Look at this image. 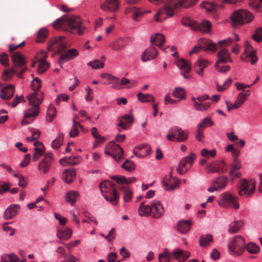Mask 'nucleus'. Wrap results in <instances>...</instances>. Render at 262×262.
Segmentation results:
<instances>
[{"label":"nucleus","mask_w":262,"mask_h":262,"mask_svg":"<svg viewBox=\"0 0 262 262\" xmlns=\"http://www.w3.org/2000/svg\"><path fill=\"white\" fill-rule=\"evenodd\" d=\"M111 179L115 181L120 185L128 186V184L134 183L136 181L135 178L132 177L126 179L124 176H113L111 177Z\"/></svg>","instance_id":"32"},{"label":"nucleus","mask_w":262,"mask_h":262,"mask_svg":"<svg viewBox=\"0 0 262 262\" xmlns=\"http://www.w3.org/2000/svg\"><path fill=\"white\" fill-rule=\"evenodd\" d=\"M102 78L107 80L104 84H111V88L116 90H120L119 78L110 74L103 73L101 75Z\"/></svg>","instance_id":"21"},{"label":"nucleus","mask_w":262,"mask_h":262,"mask_svg":"<svg viewBox=\"0 0 262 262\" xmlns=\"http://www.w3.org/2000/svg\"><path fill=\"white\" fill-rule=\"evenodd\" d=\"M247 251L251 253H257L259 250V247L254 243H250L248 244L246 246Z\"/></svg>","instance_id":"64"},{"label":"nucleus","mask_w":262,"mask_h":262,"mask_svg":"<svg viewBox=\"0 0 262 262\" xmlns=\"http://www.w3.org/2000/svg\"><path fill=\"white\" fill-rule=\"evenodd\" d=\"M213 122L210 117H206L203 119L202 121L198 125L200 128H204L208 126H212Z\"/></svg>","instance_id":"57"},{"label":"nucleus","mask_w":262,"mask_h":262,"mask_svg":"<svg viewBox=\"0 0 262 262\" xmlns=\"http://www.w3.org/2000/svg\"><path fill=\"white\" fill-rule=\"evenodd\" d=\"M228 181L227 177L222 176H220L211 182V184L215 185V187L220 190L224 189L226 186Z\"/></svg>","instance_id":"35"},{"label":"nucleus","mask_w":262,"mask_h":262,"mask_svg":"<svg viewBox=\"0 0 262 262\" xmlns=\"http://www.w3.org/2000/svg\"><path fill=\"white\" fill-rule=\"evenodd\" d=\"M217 56L218 60L216 61L214 65L215 69H219V63H225L232 62V59L230 58L229 52L225 48H222L218 52Z\"/></svg>","instance_id":"19"},{"label":"nucleus","mask_w":262,"mask_h":262,"mask_svg":"<svg viewBox=\"0 0 262 262\" xmlns=\"http://www.w3.org/2000/svg\"><path fill=\"white\" fill-rule=\"evenodd\" d=\"M195 26V31H200L205 33L211 32L212 24L208 20H203L201 23L196 22Z\"/></svg>","instance_id":"29"},{"label":"nucleus","mask_w":262,"mask_h":262,"mask_svg":"<svg viewBox=\"0 0 262 262\" xmlns=\"http://www.w3.org/2000/svg\"><path fill=\"white\" fill-rule=\"evenodd\" d=\"M54 157L52 153L48 152L44 155L43 158L39 162L38 170L41 174H46L52 167L54 161Z\"/></svg>","instance_id":"11"},{"label":"nucleus","mask_w":262,"mask_h":262,"mask_svg":"<svg viewBox=\"0 0 262 262\" xmlns=\"http://www.w3.org/2000/svg\"><path fill=\"white\" fill-rule=\"evenodd\" d=\"M13 62V68L4 71L2 78L4 81H8L11 75L16 74L18 77H21L22 75L27 70L26 61L24 56L18 52L11 54Z\"/></svg>","instance_id":"3"},{"label":"nucleus","mask_w":262,"mask_h":262,"mask_svg":"<svg viewBox=\"0 0 262 262\" xmlns=\"http://www.w3.org/2000/svg\"><path fill=\"white\" fill-rule=\"evenodd\" d=\"M182 23L185 27H189L191 29L195 30L196 21H193L189 17H184L182 19Z\"/></svg>","instance_id":"54"},{"label":"nucleus","mask_w":262,"mask_h":262,"mask_svg":"<svg viewBox=\"0 0 262 262\" xmlns=\"http://www.w3.org/2000/svg\"><path fill=\"white\" fill-rule=\"evenodd\" d=\"M76 177V171L74 168L66 169L62 174L64 181L67 183H71Z\"/></svg>","instance_id":"36"},{"label":"nucleus","mask_w":262,"mask_h":262,"mask_svg":"<svg viewBox=\"0 0 262 262\" xmlns=\"http://www.w3.org/2000/svg\"><path fill=\"white\" fill-rule=\"evenodd\" d=\"M217 5L208 2H203L201 4V7L206 9L208 12L213 13L216 12Z\"/></svg>","instance_id":"51"},{"label":"nucleus","mask_w":262,"mask_h":262,"mask_svg":"<svg viewBox=\"0 0 262 262\" xmlns=\"http://www.w3.org/2000/svg\"><path fill=\"white\" fill-rule=\"evenodd\" d=\"M48 30L46 29L42 28L39 30L37 33V38L36 41L37 42H43L48 35Z\"/></svg>","instance_id":"53"},{"label":"nucleus","mask_w":262,"mask_h":262,"mask_svg":"<svg viewBox=\"0 0 262 262\" xmlns=\"http://www.w3.org/2000/svg\"><path fill=\"white\" fill-rule=\"evenodd\" d=\"M137 97L138 100L142 103L154 102L155 100L154 96L149 94L139 93L137 95Z\"/></svg>","instance_id":"44"},{"label":"nucleus","mask_w":262,"mask_h":262,"mask_svg":"<svg viewBox=\"0 0 262 262\" xmlns=\"http://www.w3.org/2000/svg\"><path fill=\"white\" fill-rule=\"evenodd\" d=\"M232 81V79L229 78L224 82L223 85H220L217 83H216V85L217 88V91L219 92L224 91L230 85Z\"/></svg>","instance_id":"61"},{"label":"nucleus","mask_w":262,"mask_h":262,"mask_svg":"<svg viewBox=\"0 0 262 262\" xmlns=\"http://www.w3.org/2000/svg\"><path fill=\"white\" fill-rule=\"evenodd\" d=\"M229 252L232 254L241 255L245 249V241L241 235H237L228 245Z\"/></svg>","instance_id":"7"},{"label":"nucleus","mask_w":262,"mask_h":262,"mask_svg":"<svg viewBox=\"0 0 262 262\" xmlns=\"http://www.w3.org/2000/svg\"><path fill=\"white\" fill-rule=\"evenodd\" d=\"M100 8L107 12H116L119 8L118 0H104L100 4Z\"/></svg>","instance_id":"16"},{"label":"nucleus","mask_w":262,"mask_h":262,"mask_svg":"<svg viewBox=\"0 0 262 262\" xmlns=\"http://www.w3.org/2000/svg\"><path fill=\"white\" fill-rule=\"evenodd\" d=\"M139 214L140 216H147L151 213V209L150 205H145L144 202L140 204L139 210Z\"/></svg>","instance_id":"39"},{"label":"nucleus","mask_w":262,"mask_h":262,"mask_svg":"<svg viewBox=\"0 0 262 262\" xmlns=\"http://www.w3.org/2000/svg\"><path fill=\"white\" fill-rule=\"evenodd\" d=\"M188 0H180L178 3H174V0H165L164 3L166 6L162 9L159 10L157 13L155 15L154 18L157 22H162L167 18V16H173V11L174 9L183 7L187 8L194 5L196 3L197 1L194 0L193 3L188 2V4H186Z\"/></svg>","instance_id":"4"},{"label":"nucleus","mask_w":262,"mask_h":262,"mask_svg":"<svg viewBox=\"0 0 262 262\" xmlns=\"http://www.w3.org/2000/svg\"><path fill=\"white\" fill-rule=\"evenodd\" d=\"M19 209L20 206L17 204H12L10 205L4 212V218L6 220H9L13 218L18 214Z\"/></svg>","instance_id":"25"},{"label":"nucleus","mask_w":262,"mask_h":262,"mask_svg":"<svg viewBox=\"0 0 262 262\" xmlns=\"http://www.w3.org/2000/svg\"><path fill=\"white\" fill-rule=\"evenodd\" d=\"M200 43L202 45V46H195L192 50L190 51L189 54L190 55L193 53H198L202 49L204 51H209L214 52L217 48V45L214 43L210 40L202 39L201 40Z\"/></svg>","instance_id":"15"},{"label":"nucleus","mask_w":262,"mask_h":262,"mask_svg":"<svg viewBox=\"0 0 262 262\" xmlns=\"http://www.w3.org/2000/svg\"><path fill=\"white\" fill-rule=\"evenodd\" d=\"M53 26L56 29H60L73 34L82 35L86 30L82 19L79 16L64 15L55 21Z\"/></svg>","instance_id":"2"},{"label":"nucleus","mask_w":262,"mask_h":262,"mask_svg":"<svg viewBox=\"0 0 262 262\" xmlns=\"http://www.w3.org/2000/svg\"><path fill=\"white\" fill-rule=\"evenodd\" d=\"M253 38L257 42L262 41V27H260L255 31Z\"/></svg>","instance_id":"63"},{"label":"nucleus","mask_w":262,"mask_h":262,"mask_svg":"<svg viewBox=\"0 0 262 262\" xmlns=\"http://www.w3.org/2000/svg\"><path fill=\"white\" fill-rule=\"evenodd\" d=\"M73 125L72 127L71 130L70 132V136L72 138L76 137L79 133L78 127L82 130H83L84 127L79 122L75 121V119H73Z\"/></svg>","instance_id":"42"},{"label":"nucleus","mask_w":262,"mask_h":262,"mask_svg":"<svg viewBox=\"0 0 262 262\" xmlns=\"http://www.w3.org/2000/svg\"><path fill=\"white\" fill-rule=\"evenodd\" d=\"M210 99L209 96L208 95H203L202 96H198L197 97V100L198 101V103H201V107H205V111H207L210 106L211 103L210 102H204L205 101L207 100H209Z\"/></svg>","instance_id":"46"},{"label":"nucleus","mask_w":262,"mask_h":262,"mask_svg":"<svg viewBox=\"0 0 262 262\" xmlns=\"http://www.w3.org/2000/svg\"><path fill=\"white\" fill-rule=\"evenodd\" d=\"M49 63L47 61H41L39 63L37 68V71L39 74H42L45 72L49 67Z\"/></svg>","instance_id":"59"},{"label":"nucleus","mask_w":262,"mask_h":262,"mask_svg":"<svg viewBox=\"0 0 262 262\" xmlns=\"http://www.w3.org/2000/svg\"><path fill=\"white\" fill-rule=\"evenodd\" d=\"M150 41L155 46L160 47L161 49L166 52V48L161 47L163 43L165 42V38L163 35L157 33L154 35H152L150 38Z\"/></svg>","instance_id":"31"},{"label":"nucleus","mask_w":262,"mask_h":262,"mask_svg":"<svg viewBox=\"0 0 262 262\" xmlns=\"http://www.w3.org/2000/svg\"><path fill=\"white\" fill-rule=\"evenodd\" d=\"M104 65V63L100 61L99 59H96L88 63V66H90L93 69H95L102 68Z\"/></svg>","instance_id":"62"},{"label":"nucleus","mask_w":262,"mask_h":262,"mask_svg":"<svg viewBox=\"0 0 262 262\" xmlns=\"http://www.w3.org/2000/svg\"><path fill=\"white\" fill-rule=\"evenodd\" d=\"M206 171L207 173H219L220 171L224 173L226 170L223 168H220L219 164L212 162L206 166Z\"/></svg>","instance_id":"38"},{"label":"nucleus","mask_w":262,"mask_h":262,"mask_svg":"<svg viewBox=\"0 0 262 262\" xmlns=\"http://www.w3.org/2000/svg\"><path fill=\"white\" fill-rule=\"evenodd\" d=\"M78 54V51L74 49H71L64 53H61L58 60L60 67H62V64L65 62L76 58Z\"/></svg>","instance_id":"17"},{"label":"nucleus","mask_w":262,"mask_h":262,"mask_svg":"<svg viewBox=\"0 0 262 262\" xmlns=\"http://www.w3.org/2000/svg\"><path fill=\"white\" fill-rule=\"evenodd\" d=\"M151 214L154 218L161 217L164 213V208L159 201L154 200L150 204Z\"/></svg>","instance_id":"18"},{"label":"nucleus","mask_w":262,"mask_h":262,"mask_svg":"<svg viewBox=\"0 0 262 262\" xmlns=\"http://www.w3.org/2000/svg\"><path fill=\"white\" fill-rule=\"evenodd\" d=\"M106 149L110 150L113 154L117 155L118 162L120 161L123 157L124 151L123 149L114 141L110 142L106 145Z\"/></svg>","instance_id":"23"},{"label":"nucleus","mask_w":262,"mask_h":262,"mask_svg":"<svg viewBox=\"0 0 262 262\" xmlns=\"http://www.w3.org/2000/svg\"><path fill=\"white\" fill-rule=\"evenodd\" d=\"M122 167L128 171H132L135 168V165L132 161L126 160L122 165Z\"/></svg>","instance_id":"60"},{"label":"nucleus","mask_w":262,"mask_h":262,"mask_svg":"<svg viewBox=\"0 0 262 262\" xmlns=\"http://www.w3.org/2000/svg\"><path fill=\"white\" fill-rule=\"evenodd\" d=\"M67 42L64 37L60 36L54 38L50 41L48 46L49 51H56L60 53L66 49Z\"/></svg>","instance_id":"12"},{"label":"nucleus","mask_w":262,"mask_h":262,"mask_svg":"<svg viewBox=\"0 0 262 262\" xmlns=\"http://www.w3.org/2000/svg\"><path fill=\"white\" fill-rule=\"evenodd\" d=\"M210 63L208 60L203 58H200L195 62L194 66V70L197 74L203 77L204 69Z\"/></svg>","instance_id":"26"},{"label":"nucleus","mask_w":262,"mask_h":262,"mask_svg":"<svg viewBox=\"0 0 262 262\" xmlns=\"http://www.w3.org/2000/svg\"><path fill=\"white\" fill-rule=\"evenodd\" d=\"M242 225L243 223L240 221H234L231 223L228 228L229 233H234L238 232L241 229Z\"/></svg>","instance_id":"43"},{"label":"nucleus","mask_w":262,"mask_h":262,"mask_svg":"<svg viewBox=\"0 0 262 262\" xmlns=\"http://www.w3.org/2000/svg\"><path fill=\"white\" fill-rule=\"evenodd\" d=\"M212 241L213 238L211 234L202 235L199 239V245L201 247H205L208 246Z\"/></svg>","instance_id":"45"},{"label":"nucleus","mask_w":262,"mask_h":262,"mask_svg":"<svg viewBox=\"0 0 262 262\" xmlns=\"http://www.w3.org/2000/svg\"><path fill=\"white\" fill-rule=\"evenodd\" d=\"M256 188V182L253 180L248 181L246 179L241 180L239 188L238 193L240 195H244L250 197L254 193Z\"/></svg>","instance_id":"9"},{"label":"nucleus","mask_w":262,"mask_h":262,"mask_svg":"<svg viewBox=\"0 0 262 262\" xmlns=\"http://www.w3.org/2000/svg\"><path fill=\"white\" fill-rule=\"evenodd\" d=\"M190 220H181L177 223V228L181 233H185L190 230L191 228Z\"/></svg>","instance_id":"34"},{"label":"nucleus","mask_w":262,"mask_h":262,"mask_svg":"<svg viewBox=\"0 0 262 262\" xmlns=\"http://www.w3.org/2000/svg\"><path fill=\"white\" fill-rule=\"evenodd\" d=\"M100 188L103 196L107 201L113 205L118 203L119 196L114 183L110 180H106L100 184Z\"/></svg>","instance_id":"5"},{"label":"nucleus","mask_w":262,"mask_h":262,"mask_svg":"<svg viewBox=\"0 0 262 262\" xmlns=\"http://www.w3.org/2000/svg\"><path fill=\"white\" fill-rule=\"evenodd\" d=\"M219 205L224 208L232 207L235 209L239 208V205L237 202V198L229 192H225L221 196V200Z\"/></svg>","instance_id":"10"},{"label":"nucleus","mask_w":262,"mask_h":262,"mask_svg":"<svg viewBox=\"0 0 262 262\" xmlns=\"http://www.w3.org/2000/svg\"><path fill=\"white\" fill-rule=\"evenodd\" d=\"M119 189L124 193L123 200L125 202H129L132 198V192L130 190L128 186L120 185Z\"/></svg>","instance_id":"40"},{"label":"nucleus","mask_w":262,"mask_h":262,"mask_svg":"<svg viewBox=\"0 0 262 262\" xmlns=\"http://www.w3.org/2000/svg\"><path fill=\"white\" fill-rule=\"evenodd\" d=\"M31 86L34 92L27 96V99L31 107L25 113V119L22 120L21 124L27 125L29 122L27 119L32 121L38 114L39 104L43 100V93L39 91L41 88V80L38 78H35L31 82Z\"/></svg>","instance_id":"1"},{"label":"nucleus","mask_w":262,"mask_h":262,"mask_svg":"<svg viewBox=\"0 0 262 262\" xmlns=\"http://www.w3.org/2000/svg\"><path fill=\"white\" fill-rule=\"evenodd\" d=\"M186 92L182 88H176L173 90L172 95L176 98H179L180 99H184L185 98Z\"/></svg>","instance_id":"49"},{"label":"nucleus","mask_w":262,"mask_h":262,"mask_svg":"<svg viewBox=\"0 0 262 262\" xmlns=\"http://www.w3.org/2000/svg\"><path fill=\"white\" fill-rule=\"evenodd\" d=\"M120 89H122L123 86L126 85L128 84H131L130 85L126 86L127 88H130L132 86H134L136 85L137 83L134 80H130L126 78H122L120 81L119 80Z\"/></svg>","instance_id":"52"},{"label":"nucleus","mask_w":262,"mask_h":262,"mask_svg":"<svg viewBox=\"0 0 262 262\" xmlns=\"http://www.w3.org/2000/svg\"><path fill=\"white\" fill-rule=\"evenodd\" d=\"M188 136L187 131L183 130L180 127L175 126L169 129L166 138L170 141L182 142L187 140Z\"/></svg>","instance_id":"8"},{"label":"nucleus","mask_w":262,"mask_h":262,"mask_svg":"<svg viewBox=\"0 0 262 262\" xmlns=\"http://www.w3.org/2000/svg\"><path fill=\"white\" fill-rule=\"evenodd\" d=\"M128 11H132L134 13L133 19L138 21L139 18L142 17L144 14V12L142 11L139 8L136 7H130L126 9V13H127Z\"/></svg>","instance_id":"47"},{"label":"nucleus","mask_w":262,"mask_h":262,"mask_svg":"<svg viewBox=\"0 0 262 262\" xmlns=\"http://www.w3.org/2000/svg\"><path fill=\"white\" fill-rule=\"evenodd\" d=\"M78 196V193L76 191H71L67 193L66 201L70 203L71 205H75L76 199Z\"/></svg>","instance_id":"48"},{"label":"nucleus","mask_w":262,"mask_h":262,"mask_svg":"<svg viewBox=\"0 0 262 262\" xmlns=\"http://www.w3.org/2000/svg\"><path fill=\"white\" fill-rule=\"evenodd\" d=\"M63 139V135L62 134H60L57 137V138L54 139L51 144V146L53 148L55 149H58L61 144H62Z\"/></svg>","instance_id":"50"},{"label":"nucleus","mask_w":262,"mask_h":262,"mask_svg":"<svg viewBox=\"0 0 262 262\" xmlns=\"http://www.w3.org/2000/svg\"><path fill=\"white\" fill-rule=\"evenodd\" d=\"M241 59L245 62H250L251 64H254L258 61V57L256 52L249 43L247 42L245 47V53L241 56Z\"/></svg>","instance_id":"14"},{"label":"nucleus","mask_w":262,"mask_h":262,"mask_svg":"<svg viewBox=\"0 0 262 262\" xmlns=\"http://www.w3.org/2000/svg\"><path fill=\"white\" fill-rule=\"evenodd\" d=\"M195 158V155L192 152L189 156L183 158L177 168V172L181 174L185 173L191 168Z\"/></svg>","instance_id":"13"},{"label":"nucleus","mask_w":262,"mask_h":262,"mask_svg":"<svg viewBox=\"0 0 262 262\" xmlns=\"http://www.w3.org/2000/svg\"><path fill=\"white\" fill-rule=\"evenodd\" d=\"M133 121V118L132 116L129 115H125L121 118L118 126L121 127L123 129H126L128 128V125L126 123V122L132 123Z\"/></svg>","instance_id":"41"},{"label":"nucleus","mask_w":262,"mask_h":262,"mask_svg":"<svg viewBox=\"0 0 262 262\" xmlns=\"http://www.w3.org/2000/svg\"><path fill=\"white\" fill-rule=\"evenodd\" d=\"M177 66L181 70V73L185 79H188L190 76L187 75L185 73H188L191 69V66L187 60L183 58L178 60L176 62Z\"/></svg>","instance_id":"22"},{"label":"nucleus","mask_w":262,"mask_h":262,"mask_svg":"<svg viewBox=\"0 0 262 262\" xmlns=\"http://www.w3.org/2000/svg\"><path fill=\"white\" fill-rule=\"evenodd\" d=\"M163 183L165 189L169 191L172 190L175 188L178 187L179 186L180 181L179 179L176 177H173L171 174H170L169 178H164Z\"/></svg>","instance_id":"24"},{"label":"nucleus","mask_w":262,"mask_h":262,"mask_svg":"<svg viewBox=\"0 0 262 262\" xmlns=\"http://www.w3.org/2000/svg\"><path fill=\"white\" fill-rule=\"evenodd\" d=\"M201 154L202 156L208 159L210 157L214 158L216 155V150L213 149L211 150H208L206 149H203L201 151Z\"/></svg>","instance_id":"58"},{"label":"nucleus","mask_w":262,"mask_h":262,"mask_svg":"<svg viewBox=\"0 0 262 262\" xmlns=\"http://www.w3.org/2000/svg\"><path fill=\"white\" fill-rule=\"evenodd\" d=\"M56 113V111L53 106H50L48 107L47 111V120L49 121H52L55 117Z\"/></svg>","instance_id":"56"},{"label":"nucleus","mask_w":262,"mask_h":262,"mask_svg":"<svg viewBox=\"0 0 262 262\" xmlns=\"http://www.w3.org/2000/svg\"><path fill=\"white\" fill-rule=\"evenodd\" d=\"M157 55L158 51L157 49L151 47L144 51L141 56V59L143 61L145 62L156 58Z\"/></svg>","instance_id":"30"},{"label":"nucleus","mask_w":262,"mask_h":262,"mask_svg":"<svg viewBox=\"0 0 262 262\" xmlns=\"http://www.w3.org/2000/svg\"><path fill=\"white\" fill-rule=\"evenodd\" d=\"M171 255L178 262H185L186 260L190 256V253L188 251L177 248L173 250Z\"/></svg>","instance_id":"20"},{"label":"nucleus","mask_w":262,"mask_h":262,"mask_svg":"<svg viewBox=\"0 0 262 262\" xmlns=\"http://www.w3.org/2000/svg\"><path fill=\"white\" fill-rule=\"evenodd\" d=\"M127 44V39L126 38H120L114 40L109 47L115 51H119L123 49Z\"/></svg>","instance_id":"28"},{"label":"nucleus","mask_w":262,"mask_h":262,"mask_svg":"<svg viewBox=\"0 0 262 262\" xmlns=\"http://www.w3.org/2000/svg\"><path fill=\"white\" fill-rule=\"evenodd\" d=\"M253 15L245 9H239L234 11L230 16L232 26L235 28L250 23L253 19Z\"/></svg>","instance_id":"6"},{"label":"nucleus","mask_w":262,"mask_h":262,"mask_svg":"<svg viewBox=\"0 0 262 262\" xmlns=\"http://www.w3.org/2000/svg\"><path fill=\"white\" fill-rule=\"evenodd\" d=\"M230 169L229 171V174H232L233 171H236L239 169L241 167V163L239 160H233L232 162L230 165Z\"/></svg>","instance_id":"55"},{"label":"nucleus","mask_w":262,"mask_h":262,"mask_svg":"<svg viewBox=\"0 0 262 262\" xmlns=\"http://www.w3.org/2000/svg\"><path fill=\"white\" fill-rule=\"evenodd\" d=\"M72 230L70 228H67L65 229H58L56 236L62 241H67L72 236Z\"/></svg>","instance_id":"37"},{"label":"nucleus","mask_w":262,"mask_h":262,"mask_svg":"<svg viewBox=\"0 0 262 262\" xmlns=\"http://www.w3.org/2000/svg\"><path fill=\"white\" fill-rule=\"evenodd\" d=\"M150 147L148 145H139L134 150V154L139 158H143L149 154Z\"/></svg>","instance_id":"33"},{"label":"nucleus","mask_w":262,"mask_h":262,"mask_svg":"<svg viewBox=\"0 0 262 262\" xmlns=\"http://www.w3.org/2000/svg\"><path fill=\"white\" fill-rule=\"evenodd\" d=\"M15 93L14 85L9 84L4 87L1 91L0 97L2 99L9 100L14 95Z\"/></svg>","instance_id":"27"}]
</instances>
